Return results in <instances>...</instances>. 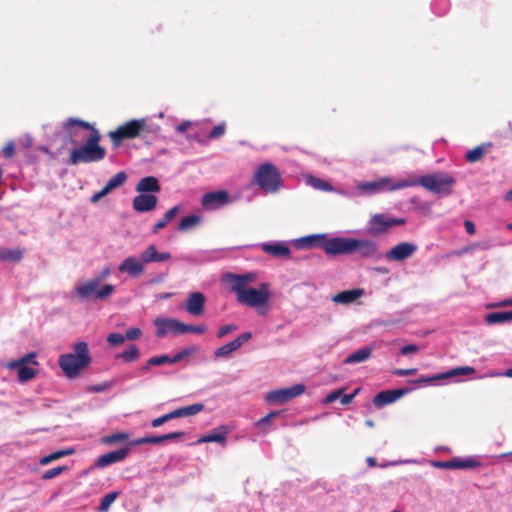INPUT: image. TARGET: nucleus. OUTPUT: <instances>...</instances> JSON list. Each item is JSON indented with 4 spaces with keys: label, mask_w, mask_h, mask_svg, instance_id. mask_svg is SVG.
Masks as SVG:
<instances>
[{
    "label": "nucleus",
    "mask_w": 512,
    "mask_h": 512,
    "mask_svg": "<svg viewBox=\"0 0 512 512\" xmlns=\"http://www.w3.org/2000/svg\"><path fill=\"white\" fill-rule=\"evenodd\" d=\"M129 453V447H124L106 454H103L97 459V467L103 468L114 463L123 461Z\"/></svg>",
    "instance_id": "23"
},
{
    "label": "nucleus",
    "mask_w": 512,
    "mask_h": 512,
    "mask_svg": "<svg viewBox=\"0 0 512 512\" xmlns=\"http://www.w3.org/2000/svg\"><path fill=\"white\" fill-rule=\"evenodd\" d=\"M2 153L6 158H12L15 154L14 143L12 141L7 142L2 150Z\"/></svg>",
    "instance_id": "56"
},
{
    "label": "nucleus",
    "mask_w": 512,
    "mask_h": 512,
    "mask_svg": "<svg viewBox=\"0 0 512 512\" xmlns=\"http://www.w3.org/2000/svg\"><path fill=\"white\" fill-rule=\"evenodd\" d=\"M101 278H93L76 287V293L80 299L87 300L90 298L104 300L110 297L115 287L112 284H105L99 287Z\"/></svg>",
    "instance_id": "7"
},
{
    "label": "nucleus",
    "mask_w": 512,
    "mask_h": 512,
    "mask_svg": "<svg viewBox=\"0 0 512 512\" xmlns=\"http://www.w3.org/2000/svg\"><path fill=\"white\" fill-rule=\"evenodd\" d=\"M351 246V253L358 252L361 257L370 258L378 253V245L372 240L352 238Z\"/></svg>",
    "instance_id": "19"
},
{
    "label": "nucleus",
    "mask_w": 512,
    "mask_h": 512,
    "mask_svg": "<svg viewBox=\"0 0 512 512\" xmlns=\"http://www.w3.org/2000/svg\"><path fill=\"white\" fill-rule=\"evenodd\" d=\"M417 245L410 242H401L392 247L385 255L389 261H403L411 257L416 251Z\"/></svg>",
    "instance_id": "14"
},
{
    "label": "nucleus",
    "mask_w": 512,
    "mask_h": 512,
    "mask_svg": "<svg viewBox=\"0 0 512 512\" xmlns=\"http://www.w3.org/2000/svg\"><path fill=\"white\" fill-rule=\"evenodd\" d=\"M417 372V368H409V369H396L393 374L397 376H406L412 375Z\"/></svg>",
    "instance_id": "60"
},
{
    "label": "nucleus",
    "mask_w": 512,
    "mask_h": 512,
    "mask_svg": "<svg viewBox=\"0 0 512 512\" xmlns=\"http://www.w3.org/2000/svg\"><path fill=\"white\" fill-rule=\"evenodd\" d=\"M279 414H280V412H271V413L267 414L266 416L262 417L261 419H259L256 422V425L262 426V425L268 423L271 419L276 418Z\"/></svg>",
    "instance_id": "59"
},
{
    "label": "nucleus",
    "mask_w": 512,
    "mask_h": 512,
    "mask_svg": "<svg viewBox=\"0 0 512 512\" xmlns=\"http://www.w3.org/2000/svg\"><path fill=\"white\" fill-rule=\"evenodd\" d=\"M182 324V322L172 318H157L154 320L156 336L162 338L168 333L182 334Z\"/></svg>",
    "instance_id": "13"
},
{
    "label": "nucleus",
    "mask_w": 512,
    "mask_h": 512,
    "mask_svg": "<svg viewBox=\"0 0 512 512\" xmlns=\"http://www.w3.org/2000/svg\"><path fill=\"white\" fill-rule=\"evenodd\" d=\"M352 238L333 237L326 238L323 241V250L328 255H347L351 254Z\"/></svg>",
    "instance_id": "12"
},
{
    "label": "nucleus",
    "mask_w": 512,
    "mask_h": 512,
    "mask_svg": "<svg viewBox=\"0 0 512 512\" xmlns=\"http://www.w3.org/2000/svg\"><path fill=\"white\" fill-rule=\"evenodd\" d=\"M180 209L178 206H174L171 209H169L164 215L161 220L156 222L152 227L153 233H158V231L162 228H164L176 215L179 213Z\"/></svg>",
    "instance_id": "31"
},
{
    "label": "nucleus",
    "mask_w": 512,
    "mask_h": 512,
    "mask_svg": "<svg viewBox=\"0 0 512 512\" xmlns=\"http://www.w3.org/2000/svg\"><path fill=\"white\" fill-rule=\"evenodd\" d=\"M191 123L189 121H184L176 126V131L179 133L185 132L189 127Z\"/></svg>",
    "instance_id": "64"
},
{
    "label": "nucleus",
    "mask_w": 512,
    "mask_h": 512,
    "mask_svg": "<svg viewBox=\"0 0 512 512\" xmlns=\"http://www.w3.org/2000/svg\"><path fill=\"white\" fill-rule=\"evenodd\" d=\"M125 341V336L120 333H110L107 336V342L112 346L121 345Z\"/></svg>",
    "instance_id": "50"
},
{
    "label": "nucleus",
    "mask_w": 512,
    "mask_h": 512,
    "mask_svg": "<svg viewBox=\"0 0 512 512\" xmlns=\"http://www.w3.org/2000/svg\"><path fill=\"white\" fill-rule=\"evenodd\" d=\"M129 438L128 434L127 433H115V434H112V435H108L106 437L103 438V442L105 444H112V443H116V442H123V441H127Z\"/></svg>",
    "instance_id": "45"
},
{
    "label": "nucleus",
    "mask_w": 512,
    "mask_h": 512,
    "mask_svg": "<svg viewBox=\"0 0 512 512\" xmlns=\"http://www.w3.org/2000/svg\"><path fill=\"white\" fill-rule=\"evenodd\" d=\"M464 227H465V230L468 234L472 235L475 233V225L472 221L470 220H466L464 222Z\"/></svg>",
    "instance_id": "63"
},
{
    "label": "nucleus",
    "mask_w": 512,
    "mask_h": 512,
    "mask_svg": "<svg viewBox=\"0 0 512 512\" xmlns=\"http://www.w3.org/2000/svg\"><path fill=\"white\" fill-rule=\"evenodd\" d=\"M92 362L88 344L79 341L73 345V352L59 356L58 365L68 379L79 377L83 370L87 369Z\"/></svg>",
    "instance_id": "2"
},
{
    "label": "nucleus",
    "mask_w": 512,
    "mask_h": 512,
    "mask_svg": "<svg viewBox=\"0 0 512 512\" xmlns=\"http://www.w3.org/2000/svg\"><path fill=\"white\" fill-rule=\"evenodd\" d=\"M35 359H36V353L31 352V353H28L27 355H25L24 357H22V358H20L18 360H14V361L9 362L7 364V367L9 369H15V364L27 365L28 363L33 364V365H38V362Z\"/></svg>",
    "instance_id": "42"
},
{
    "label": "nucleus",
    "mask_w": 512,
    "mask_h": 512,
    "mask_svg": "<svg viewBox=\"0 0 512 512\" xmlns=\"http://www.w3.org/2000/svg\"><path fill=\"white\" fill-rule=\"evenodd\" d=\"M229 430L227 426H219L212 431H210L207 435H204L203 437L199 438L197 443H210V442H216L220 444H224L226 441V435L228 434Z\"/></svg>",
    "instance_id": "26"
},
{
    "label": "nucleus",
    "mask_w": 512,
    "mask_h": 512,
    "mask_svg": "<svg viewBox=\"0 0 512 512\" xmlns=\"http://www.w3.org/2000/svg\"><path fill=\"white\" fill-rule=\"evenodd\" d=\"M118 271L121 273H127L133 278L141 276L145 271V266L142 262L141 257L135 256L126 257L118 266Z\"/></svg>",
    "instance_id": "16"
},
{
    "label": "nucleus",
    "mask_w": 512,
    "mask_h": 512,
    "mask_svg": "<svg viewBox=\"0 0 512 512\" xmlns=\"http://www.w3.org/2000/svg\"><path fill=\"white\" fill-rule=\"evenodd\" d=\"M191 332L195 334H203L206 332V326L204 325H188L183 323L182 324V334Z\"/></svg>",
    "instance_id": "48"
},
{
    "label": "nucleus",
    "mask_w": 512,
    "mask_h": 512,
    "mask_svg": "<svg viewBox=\"0 0 512 512\" xmlns=\"http://www.w3.org/2000/svg\"><path fill=\"white\" fill-rule=\"evenodd\" d=\"M252 334L250 332H244L239 335L234 340L224 344L223 346L217 348L214 351L215 358H225L229 357L233 352L238 350L245 342H247L251 338Z\"/></svg>",
    "instance_id": "17"
},
{
    "label": "nucleus",
    "mask_w": 512,
    "mask_h": 512,
    "mask_svg": "<svg viewBox=\"0 0 512 512\" xmlns=\"http://www.w3.org/2000/svg\"><path fill=\"white\" fill-rule=\"evenodd\" d=\"M158 199L153 194L140 193L132 202L133 209L136 212H149L156 208Z\"/></svg>",
    "instance_id": "20"
},
{
    "label": "nucleus",
    "mask_w": 512,
    "mask_h": 512,
    "mask_svg": "<svg viewBox=\"0 0 512 512\" xmlns=\"http://www.w3.org/2000/svg\"><path fill=\"white\" fill-rule=\"evenodd\" d=\"M140 257L145 266L149 263L168 261L171 259V254L169 252H158L156 246L151 244L141 251Z\"/></svg>",
    "instance_id": "22"
},
{
    "label": "nucleus",
    "mask_w": 512,
    "mask_h": 512,
    "mask_svg": "<svg viewBox=\"0 0 512 512\" xmlns=\"http://www.w3.org/2000/svg\"><path fill=\"white\" fill-rule=\"evenodd\" d=\"M226 131V126L224 123H221L219 125H216L210 132H209V138L211 139H217L224 135Z\"/></svg>",
    "instance_id": "51"
},
{
    "label": "nucleus",
    "mask_w": 512,
    "mask_h": 512,
    "mask_svg": "<svg viewBox=\"0 0 512 512\" xmlns=\"http://www.w3.org/2000/svg\"><path fill=\"white\" fill-rule=\"evenodd\" d=\"M144 132H149L145 118L132 119L118 126L115 130L108 132L113 148L121 146L124 140L135 139Z\"/></svg>",
    "instance_id": "5"
},
{
    "label": "nucleus",
    "mask_w": 512,
    "mask_h": 512,
    "mask_svg": "<svg viewBox=\"0 0 512 512\" xmlns=\"http://www.w3.org/2000/svg\"><path fill=\"white\" fill-rule=\"evenodd\" d=\"M231 202L229 193L225 190H217L205 193L201 198V205L206 210H217Z\"/></svg>",
    "instance_id": "11"
},
{
    "label": "nucleus",
    "mask_w": 512,
    "mask_h": 512,
    "mask_svg": "<svg viewBox=\"0 0 512 512\" xmlns=\"http://www.w3.org/2000/svg\"><path fill=\"white\" fill-rule=\"evenodd\" d=\"M176 418H179L177 409L153 419L151 422V425H152V427L157 428V427H160L161 425H163L164 423H166L170 420L176 419Z\"/></svg>",
    "instance_id": "43"
},
{
    "label": "nucleus",
    "mask_w": 512,
    "mask_h": 512,
    "mask_svg": "<svg viewBox=\"0 0 512 512\" xmlns=\"http://www.w3.org/2000/svg\"><path fill=\"white\" fill-rule=\"evenodd\" d=\"M204 409V405L202 403H195L189 406L177 408L178 416L187 417L196 415Z\"/></svg>",
    "instance_id": "39"
},
{
    "label": "nucleus",
    "mask_w": 512,
    "mask_h": 512,
    "mask_svg": "<svg viewBox=\"0 0 512 512\" xmlns=\"http://www.w3.org/2000/svg\"><path fill=\"white\" fill-rule=\"evenodd\" d=\"M116 498H117L116 492H111V493L106 494L101 499L99 509L101 511H106L110 507V505L115 501Z\"/></svg>",
    "instance_id": "46"
},
{
    "label": "nucleus",
    "mask_w": 512,
    "mask_h": 512,
    "mask_svg": "<svg viewBox=\"0 0 512 512\" xmlns=\"http://www.w3.org/2000/svg\"><path fill=\"white\" fill-rule=\"evenodd\" d=\"M261 249L275 258H288L290 256V248L281 242L263 243Z\"/></svg>",
    "instance_id": "24"
},
{
    "label": "nucleus",
    "mask_w": 512,
    "mask_h": 512,
    "mask_svg": "<svg viewBox=\"0 0 512 512\" xmlns=\"http://www.w3.org/2000/svg\"><path fill=\"white\" fill-rule=\"evenodd\" d=\"M485 152H486V149L484 146H482V145L476 146L466 153L465 160L468 163L478 162L483 158Z\"/></svg>",
    "instance_id": "38"
},
{
    "label": "nucleus",
    "mask_w": 512,
    "mask_h": 512,
    "mask_svg": "<svg viewBox=\"0 0 512 512\" xmlns=\"http://www.w3.org/2000/svg\"><path fill=\"white\" fill-rule=\"evenodd\" d=\"M270 284L261 283L258 288L248 287L233 292L237 301L247 307L255 308L260 315H266L270 309Z\"/></svg>",
    "instance_id": "4"
},
{
    "label": "nucleus",
    "mask_w": 512,
    "mask_h": 512,
    "mask_svg": "<svg viewBox=\"0 0 512 512\" xmlns=\"http://www.w3.org/2000/svg\"><path fill=\"white\" fill-rule=\"evenodd\" d=\"M433 465L437 468L454 469V459L448 461H436Z\"/></svg>",
    "instance_id": "58"
},
{
    "label": "nucleus",
    "mask_w": 512,
    "mask_h": 512,
    "mask_svg": "<svg viewBox=\"0 0 512 512\" xmlns=\"http://www.w3.org/2000/svg\"><path fill=\"white\" fill-rule=\"evenodd\" d=\"M106 195H108V194L102 188L100 191H98L97 193L93 194L90 200H91L92 203H96L101 198L105 197Z\"/></svg>",
    "instance_id": "61"
},
{
    "label": "nucleus",
    "mask_w": 512,
    "mask_h": 512,
    "mask_svg": "<svg viewBox=\"0 0 512 512\" xmlns=\"http://www.w3.org/2000/svg\"><path fill=\"white\" fill-rule=\"evenodd\" d=\"M166 363L171 364V357L168 355L155 356L148 360V364L153 365V366H159V365H163Z\"/></svg>",
    "instance_id": "49"
},
{
    "label": "nucleus",
    "mask_w": 512,
    "mask_h": 512,
    "mask_svg": "<svg viewBox=\"0 0 512 512\" xmlns=\"http://www.w3.org/2000/svg\"><path fill=\"white\" fill-rule=\"evenodd\" d=\"M418 350H419V348H418L417 345H415V344H408V345L403 346L400 349V354L401 355H408V354L416 353V352H418Z\"/></svg>",
    "instance_id": "57"
},
{
    "label": "nucleus",
    "mask_w": 512,
    "mask_h": 512,
    "mask_svg": "<svg viewBox=\"0 0 512 512\" xmlns=\"http://www.w3.org/2000/svg\"><path fill=\"white\" fill-rule=\"evenodd\" d=\"M66 469H67V467H65V466H58V467L51 468L43 473L42 479L50 480L52 478H55L58 475H60L63 471H65Z\"/></svg>",
    "instance_id": "47"
},
{
    "label": "nucleus",
    "mask_w": 512,
    "mask_h": 512,
    "mask_svg": "<svg viewBox=\"0 0 512 512\" xmlns=\"http://www.w3.org/2000/svg\"><path fill=\"white\" fill-rule=\"evenodd\" d=\"M455 184V178L446 173L424 175L411 180H402L392 186L393 190L421 185L424 189L435 194L449 195Z\"/></svg>",
    "instance_id": "3"
},
{
    "label": "nucleus",
    "mask_w": 512,
    "mask_h": 512,
    "mask_svg": "<svg viewBox=\"0 0 512 512\" xmlns=\"http://www.w3.org/2000/svg\"><path fill=\"white\" fill-rule=\"evenodd\" d=\"M134 444L141 445V444H153V436H146L139 438L135 440Z\"/></svg>",
    "instance_id": "62"
},
{
    "label": "nucleus",
    "mask_w": 512,
    "mask_h": 512,
    "mask_svg": "<svg viewBox=\"0 0 512 512\" xmlns=\"http://www.w3.org/2000/svg\"><path fill=\"white\" fill-rule=\"evenodd\" d=\"M142 335V331L140 328L138 327H132V328H129L126 332H125V340H136L138 338H140V336Z\"/></svg>",
    "instance_id": "53"
},
{
    "label": "nucleus",
    "mask_w": 512,
    "mask_h": 512,
    "mask_svg": "<svg viewBox=\"0 0 512 512\" xmlns=\"http://www.w3.org/2000/svg\"><path fill=\"white\" fill-rule=\"evenodd\" d=\"M363 295L362 289H351L341 291L332 297V301L336 304H351Z\"/></svg>",
    "instance_id": "27"
},
{
    "label": "nucleus",
    "mask_w": 512,
    "mask_h": 512,
    "mask_svg": "<svg viewBox=\"0 0 512 512\" xmlns=\"http://www.w3.org/2000/svg\"><path fill=\"white\" fill-rule=\"evenodd\" d=\"M256 278L257 275L253 272L245 274L228 273L225 276V280L230 284V289L232 292L248 288V284L254 282Z\"/></svg>",
    "instance_id": "18"
},
{
    "label": "nucleus",
    "mask_w": 512,
    "mask_h": 512,
    "mask_svg": "<svg viewBox=\"0 0 512 512\" xmlns=\"http://www.w3.org/2000/svg\"><path fill=\"white\" fill-rule=\"evenodd\" d=\"M135 189L138 193H158L161 190V186L156 177L146 176L139 180Z\"/></svg>",
    "instance_id": "25"
},
{
    "label": "nucleus",
    "mask_w": 512,
    "mask_h": 512,
    "mask_svg": "<svg viewBox=\"0 0 512 512\" xmlns=\"http://www.w3.org/2000/svg\"><path fill=\"white\" fill-rule=\"evenodd\" d=\"M74 126L88 130L90 134L83 144L71 150L68 163L70 165H78L102 161L106 156V149L100 145L102 136L99 130L91 123L77 118H69L64 124L66 131H69Z\"/></svg>",
    "instance_id": "1"
},
{
    "label": "nucleus",
    "mask_w": 512,
    "mask_h": 512,
    "mask_svg": "<svg viewBox=\"0 0 512 512\" xmlns=\"http://www.w3.org/2000/svg\"><path fill=\"white\" fill-rule=\"evenodd\" d=\"M325 240V235H310L303 237L299 240V246L301 248H311V247H322L323 241Z\"/></svg>",
    "instance_id": "33"
},
{
    "label": "nucleus",
    "mask_w": 512,
    "mask_h": 512,
    "mask_svg": "<svg viewBox=\"0 0 512 512\" xmlns=\"http://www.w3.org/2000/svg\"><path fill=\"white\" fill-rule=\"evenodd\" d=\"M73 453V449H67V450H58V451H55L49 455H46L44 457H42L39 461V463L41 465H47L49 463H51L52 461H55V460H58L62 457H65V456H68V455H71Z\"/></svg>",
    "instance_id": "40"
},
{
    "label": "nucleus",
    "mask_w": 512,
    "mask_h": 512,
    "mask_svg": "<svg viewBox=\"0 0 512 512\" xmlns=\"http://www.w3.org/2000/svg\"><path fill=\"white\" fill-rule=\"evenodd\" d=\"M205 295L201 292H192L186 301V311L192 316H201L204 313Z\"/></svg>",
    "instance_id": "21"
},
{
    "label": "nucleus",
    "mask_w": 512,
    "mask_h": 512,
    "mask_svg": "<svg viewBox=\"0 0 512 512\" xmlns=\"http://www.w3.org/2000/svg\"><path fill=\"white\" fill-rule=\"evenodd\" d=\"M359 390H360L359 388H356V389L353 391V393H350V394H342V395L340 396V402H341V404H342V405H348V404H350V403L353 401V399L355 398V396L358 394Z\"/></svg>",
    "instance_id": "55"
},
{
    "label": "nucleus",
    "mask_w": 512,
    "mask_h": 512,
    "mask_svg": "<svg viewBox=\"0 0 512 512\" xmlns=\"http://www.w3.org/2000/svg\"><path fill=\"white\" fill-rule=\"evenodd\" d=\"M197 351H198V347L195 345L185 347L180 352L176 353L173 357H171V364L178 363V362L182 361L183 359L189 357L190 355L196 353Z\"/></svg>",
    "instance_id": "41"
},
{
    "label": "nucleus",
    "mask_w": 512,
    "mask_h": 512,
    "mask_svg": "<svg viewBox=\"0 0 512 512\" xmlns=\"http://www.w3.org/2000/svg\"><path fill=\"white\" fill-rule=\"evenodd\" d=\"M481 465L480 461L475 458H454V469H473Z\"/></svg>",
    "instance_id": "37"
},
{
    "label": "nucleus",
    "mask_w": 512,
    "mask_h": 512,
    "mask_svg": "<svg viewBox=\"0 0 512 512\" xmlns=\"http://www.w3.org/2000/svg\"><path fill=\"white\" fill-rule=\"evenodd\" d=\"M344 389H337L332 392H330L328 395L325 396L323 399V404H331L334 401H336L340 396L343 394Z\"/></svg>",
    "instance_id": "52"
},
{
    "label": "nucleus",
    "mask_w": 512,
    "mask_h": 512,
    "mask_svg": "<svg viewBox=\"0 0 512 512\" xmlns=\"http://www.w3.org/2000/svg\"><path fill=\"white\" fill-rule=\"evenodd\" d=\"M405 224L403 218H392L384 214H375L368 223V232L371 235L378 236L386 233L391 227Z\"/></svg>",
    "instance_id": "8"
},
{
    "label": "nucleus",
    "mask_w": 512,
    "mask_h": 512,
    "mask_svg": "<svg viewBox=\"0 0 512 512\" xmlns=\"http://www.w3.org/2000/svg\"><path fill=\"white\" fill-rule=\"evenodd\" d=\"M23 257L20 249H0V260L19 262Z\"/></svg>",
    "instance_id": "35"
},
{
    "label": "nucleus",
    "mask_w": 512,
    "mask_h": 512,
    "mask_svg": "<svg viewBox=\"0 0 512 512\" xmlns=\"http://www.w3.org/2000/svg\"><path fill=\"white\" fill-rule=\"evenodd\" d=\"M185 435L183 431H174L161 436H153V444H159L168 440H177Z\"/></svg>",
    "instance_id": "44"
},
{
    "label": "nucleus",
    "mask_w": 512,
    "mask_h": 512,
    "mask_svg": "<svg viewBox=\"0 0 512 512\" xmlns=\"http://www.w3.org/2000/svg\"><path fill=\"white\" fill-rule=\"evenodd\" d=\"M509 321H512V310L493 312L486 315V322L488 324H500Z\"/></svg>",
    "instance_id": "32"
},
{
    "label": "nucleus",
    "mask_w": 512,
    "mask_h": 512,
    "mask_svg": "<svg viewBox=\"0 0 512 512\" xmlns=\"http://www.w3.org/2000/svg\"><path fill=\"white\" fill-rule=\"evenodd\" d=\"M201 222V217L198 215H189L183 217L178 225L179 231H187Z\"/></svg>",
    "instance_id": "36"
},
{
    "label": "nucleus",
    "mask_w": 512,
    "mask_h": 512,
    "mask_svg": "<svg viewBox=\"0 0 512 512\" xmlns=\"http://www.w3.org/2000/svg\"><path fill=\"white\" fill-rule=\"evenodd\" d=\"M237 329V326L234 325V324H226L224 326H222L218 332H217V337L218 338H222L224 337L225 335H227L228 333L230 332H233Z\"/></svg>",
    "instance_id": "54"
},
{
    "label": "nucleus",
    "mask_w": 512,
    "mask_h": 512,
    "mask_svg": "<svg viewBox=\"0 0 512 512\" xmlns=\"http://www.w3.org/2000/svg\"><path fill=\"white\" fill-rule=\"evenodd\" d=\"M255 181L266 192H276L281 186V176L272 163H264L255 172Z\"/></svg>",
    "instance_id": "6"
},
{
    "label": "nucleus",
    "mask_w": 512,
    "mask_h": 512,
    "mask_svg": "<svg viewBox=\"0 0 512 512\" xmlns=\"http://www.w3.org/2000/svg\"><path fill=\"white\" fill-rule=\"evenodd\" d=\"M127 180V175L125 172L121 171L112 176L108 182L104 185V191L109 194L114 189L122 186Z\"/></svg>",
    "instance_id": "29"
},
{
    "label": "nucleus",
    "mask_w": 512,
    "mask_h": 512,
    "mask_svg": "<svg viewBox=\"0 0 512 512\" xmlns=\"http://www.w3.org/2000/svg\"><path fill=\"white\" fill-rule=\"evenodd\" d=\"M475 372V369L470 366L456 367L450 369L446 372L435 374L432 376H421L416 380L409 381L413 384L419 385H427V384H435L437 381L448 379L451 377L461 376V375H471Z\"/></svg>",
    "instance_id": "9"
},
{
    "label": "nucleus",
    "mask_w": 512,
    "mask_h": 512,
    "mask_svg": "<svg viewBox=\"0 0 512 512\" xmlns=\"http://www.w3.org/2000/svg\"><path fill=\"white\" fill-rule=\"evenodd\" d=\"M115 357L116 359H122L126 363H131L139 359L140 351L135 344H131L126 350L118 353Z\"/></svg>",
    "instance_id": "30"
},
{
    "label": "nucleus",
    "mask_w": 512,
    "mask_h": 512,
    "mask_svg": "<svg viewBox=\"0 0 512 512\" xmlns=\"http://www.w3.org/2000/svg\"><path fill=\"white\" fill-rule=\"evenodd\" d=\"M304 391L305 386L303 384H296L289 388L278 389L267 393L266 401L269 403L283 404L300 396Z\"/></svg>",
    "instance_id": "10"
},
{
    "label": "nucleus",
    "mask_w": 512,
    "mask_h": 512,
    "mask_svg": "<svg viewBox=\"0 0 512 512\" xmlns=\"http://www.w3.org/2000/svg\"><path fill=\"white\" fill-rule=\"evenodd\" d=\"M410 391L411 388H398L394 390L381 391L373 398V404L375 407L381 408L385 405L395 402L404 395L408 394Z\"/></svg>",
    "instance_id": "15"
},
{
    "label": "nucleus",
    "mask_w": 512,
    "mask_h": 512,
    "mask_svg": "<svg viewBox=\"0 0 512 512\" xmlns=\"http://www.w3.org/2000/svg\"><path fill=\"white\" fill-rule=\"evenodd\" d=\"M15 368H17L18 379L20 382H27L33 379L37 374L35 369L24 364H15Z\"/></svg>",
    "instance_id": "34"
},
{
    "label": "nucleus",
    "mask_w": 512,
    "mask_h": 512,
    "mask_svg": "<svg viewBox=\"0 0 512 512\" xmlns=\"http://www.w3.org/2000/svg\"><path fill=\"white\" fill-rule=\"evenodd\" d=\"M372 354V348L371 347H364L360 350H357L350 354L347 358H345L344 363L345 364H355V363H361L366 360H368L371 357Z\"/></svg>",
    "instance_id": "28"
}]
</instances>
